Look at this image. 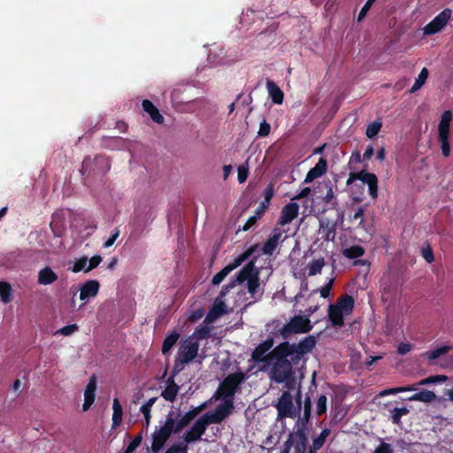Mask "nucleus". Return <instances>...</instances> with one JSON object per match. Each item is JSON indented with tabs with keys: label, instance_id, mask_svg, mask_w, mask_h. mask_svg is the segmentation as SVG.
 Instances as JSON below:
<instances>
[{
	"label": "nucleus",
	"instance_id": "obj_1",
	"mask_svg": "<svg viewBox=\"0 0 453 453\" xmlns=\"http://www.w3.org/2000/svg\"><path fill=\"white\" fill-rule=\"evenodd\" d=\"M316 343V337L308 335L298 343L285 341L274 347L269 353L273 361L270 379L276 383H285L288 390L292 389L296 381V370L306 365V356L313 350Z\"/></svg>",
	"mask_w": 453,
	"mask_h": 453
},
{
	"label": "nucleus",
	"instance_id": "obj_2",
	"mask_svg": "<svg viewBox=\"0 0 453 453\" xmlns=\"http://www.w3.org/2000/svg\"><path fill=\"white\" fill-rule=\"evenodd\" d=\"M257 256L253 257L237 273L235 282L239 284L247 280L248 292L255 296L260 288V270L256 266Z\"/></svg>",
	"mask_w": 453,
	"mask_h": 453
},
{
	"label": "nucleus",
	"instance_id": "obj_3",
	"mask_svg": "<svg viewBox=\"0 0 453 453\" xmlns=\"http://www.w3.org/2000/svg\"><path fill=\"white\" fill-rule=\"evenodd\" d=\"M246 375L239 371L228 374L219 384L216 393L217 399H231L234 401L235 393L240 389L241 385L245 381Z\"/></svg>",
	"mask_w": 453,
	"mask_h": 453
},
{
	"label": "nucleus",
	"instance_id": "obj_4",
	"mask_svg": "<svg viewBox=\"0 0 453 453\" xmlns=\"http://www.w3.org/2000/svg\"><path fill=\"white\" fill-rule=\"evenodd\" d=\"M302 394L301 391L298 390L296 401L297 403V408L294 406L293 397L288 391H284L280 397L279 398L278 403L275 407L278 411V416L280 418H296L301 411V404H302Z\"/></svg>",
	"mask_w": 453,
	"mask_h": 453
},
{
	"label": "nucleus",
	"instance_id": "obj_5",
	"mask_svg": "<svg viewBox=\"0 0 453 453\" xmlns=\"http://www.w3.org/2000/svg\"><path fill=\"white\" fill-rule=\"evenodd\" d=\"M311 399L309 395H306L303 401V417H298L295 426L296 429L288 434L290 437H295L298 443L308 444L307 430L311 416Z\"/></svg>",
	"mask_w": 453,
	"mask_h": 453
},
{
	"label": "nucleus",
	"instance_id": "obj_6",
	"mask_svg": "<svg viewBox=\"0 0 453 453\" xmlns=\"http://www.w3.org/2000/svg\"><path fill=\"white\" fill-rule=\"evenodd\" d=\"M312 329V325L308 318L296 315L290 321L280 329V334L283 339H288L294 334H306Z\"/></svg>",
	"mask_w": 453,
	"mask_h": 453
},
{
	"label": "nucleus",
	"instance_id": "obj_7",
	"mask_svg": "<svg viewBox=\"0 0 453 453\" xmlns=\"http://www.w3.org/2000/svg\"><path fill=\"white\" fill-rule=\"evenodd\" d=\"M111 169L110 160L107 157L97 155L93 159L86 157L81 165V173L85 174L90 171L96 173H106Z\"/></svg>",
	"mask_w": 453,
	"mask_h": 453
},
{
	"label": "nucleus",
	"instance_id": "obj_8",
	"mask_svg": "<svg viewBox=\"0 0 453 453\" xmlns=\"http://www.w3.org/2000/svg\"><path fill=\"white\" fill-rule=\"evenodd\" d=\"M198 350L199 342L188 337L180 342L176 357L181 359V363H190L197 357Z\"/></svg>",
	"mask_w": 453,
	"mask_h": 453
},
{
	"label": "nucleus",
	"instance_id": "obj_9",
	"mask_svg": "<svg viewBox=\"0 0 453 453\" xmlns=\"http://www.w3.org/2000/svg\"><path fill=\"white\" fill-rule=\"evenodd\" d=\"M233 408L234 401L224 399V403L219 404L214 412L208 411L203 414V418L210 424H219L232 412Z\"/></svg>",
	"mask_w": 453,
	"mask_h": 453
},
{
	"label": "nucleus",
	"instance_id": "obj_10",
	"mask_svg": "<svg viewBox=\"0 0 453 453\" xmlns=\"http://www.w3.org/2000/svg\"><path fill=\"white\" fill-rule=\"evenodd\" d=\"M451 13L452 12L450 9H444L424 27V34L431 35L440 32L447 25L451 17Z\"/></svg>",
	"mask_w": 453,
	"mask_h": 453
},
{
	"label": "nucleus",
	"instance_id": "obj_11",
	"mask_svg": "<svg viewBox=\"0 0 453 453\" xmlns=\"http://www.w3.org/2000/svg\"><path fill=\"white\" fill-rule=\"evenodd\" d=\"M209 425L210 423L202 415L184 434L185 442L188 444L200 440Z\"/></svg>",
	"mask_w": 453,
	"mask_h": 453
},
{
	"label": "nucleus",
	"instance_id": "obj_12",
	"mask_svg": "<svg viewBox=\"0 0 453 453\" xmlns=\"http://www.w3.org/2000/svg\"><path fill=\"white\" fill-rule=\"evenodd\" d=\"M273 338H267L265 341L260 342L252 351L251 359L257 364L272 361L269 354L266 355V353L273 348Z\"/></svg>",
	"mask_w": 453,
	"mask_h": 453
},
{
	"label": "nucleus",
	"instance_id": "obj_13",
	"mask_svg": "<svg viewBox=\"0 0 453 453\" xmlns=\"http://www.w3.org/2000/svg\"><path fill=\"white\" fill-rule=\"evenodd\" d=\"M357 180H361L368 185L369 195L372 198L376 199L378 197V178L374 173H367L365 170H362L356 173Z\"/></svg>",
	"mask_w": 453,
	"mask_h": 453
},
{
	"label": "nucleus",
	"instance_id": "obj_14",
	"mask_svg": "<svg viewBox=\"0 0 453 453\" xmlns=\"http://www.w3.org/2000/svg\"><path fill=\"white\" fill-rule=\"evenodd\" d=\"M298 213L299 205L296 203H289L281 209L277 224L280 226L289 224L298 216Z\"/></svg>",
	"mask_w": 453,
	"mask_h": 453
},
{
	"label": "nucleus",
	"instance_id": "obj_15",
	"mask_svg": "<svg viewBox=\"0 0 453 453\" xmlns=\"http://www.w3.org/2000/svg\"><path fill=\"white\" fill-rule=\"evenodd\" d=\"M282 233L279 228H274L262 247L264 255L272 256L276 250L280 242H282Z\"/></svg>",
	"mask_w": 453,
	"mask_h": 453
},
{
	"label": "nucleus",
	"instance_id": "obj_16",
	"mask_svg": "<svg viewBox=\"0 0 453 453\" xmlns=\"http://www.w3.org/2000/svg\"><path fill=\"white\" fill-rule=\"evenodd\" d=\"M226 312V306L225 303L222 300H219V298H216L203 320V324H211L214 322Z\"/></svg>",
	"mask_w": 453,
	"mask_h": 453
},
{
	"label": "nucleus",
	"instance_id": "obj_17",
	"mask_svg": "<svg viewBox=\"0 0 453 453\" xmlns=\"http://www.w3.org/2000/svg\"><path fill=\"white\" fill-rule=\"evenodd\" d=\"M96 375H92L89 378L88 383L86 386L84 392V403L82 404V410L84 411L89 410L91 405L95 402L96 398Z\"/></svg>",
	"mask_w": 453,
	"mask_h": 453
},
{
	"label": "nucleus",
	"instance_id": "obj_18",
	"mask_svg": "<svg viewBox=\"0 0 453 453\" xmlns=\"http://www.w3.org/2000/svg\"><path fill=\"white\" fill-rule=\"evenodd\" d=\"M100 284L96 280H90L83 283L80 288V299L84 301L95 297L99 291Z\"/></svg>",
	"mask_w": 453,
	"mask_h": 453
},
{
	"label": "nucleus",
	"instance_id": "obj_19",
	"mask_svg": "<svg viewBox=\"0 0 453 453\" xmlns=\"http://www.w3.org/2000/svg\"><path fill=\"white\" fill-rule=\"evenodd\" d=\"M170 436L159 428L156 427L151 435L150 451L152 453H158L165 446V442L169 440Z\"/></svg>",
	"mask_w": 453,
	"mask_h": 453
},
{
	"label": "nucleus",
	"instance_id": "obj_20",
	"mask_svg": "<svg viewBox=\"0 0 453 453\" xmlns=\"http://www.w3.org/2000/svg\"><path fill=\"white\" fill-rule=\"evenodd\" d=\"M327 169L326 160L323 157H320L318 163L312 167L306 174L304 182L310 183L313 181L315 179L321 177L326 173Z\"/></svg>",
	"mask_w": 453,
	"mask_h": 453
},
{
	"label": "nucleus",
	"instance_id": "obj_21",
	"mask_svg": "<svg viewBox=\"0 0 453 453\" xmlns=\"http://www.w3.org/2000/svg\"><path fill=\"white\" fill-rule=\"evenodd\" d=\"M336 221H331L329 219H320L319 220V228L323 232L322 238L325 241L334 242L336 235Z\"/></svg>",
	"mask_w": 453,
	"mask_h": 453
},
{
	"label": "nucleus",
	"instance_id": "obj_22",
	"mask_svg": "<svg viewBox=\"0 0 453 453\" xmlns=\"http://www.w3.org/2000/svg\"><path fill=\"white\" fill-rule=\"evenodd\" d=\"M205 408L206 403H203L186 412L181 418L178 420L177 429H183L186 427Z\"/></svg>",
	"mask_w": 453,
	"mask_h": 453
},
{
	"label": "nucleus",
	"instance_id": "obj_23",
	"mask_svg": "<svg viewBox=\"0 0 453 453\" xmlns=\"http://www.w3.org/2000/svg\"><path fill=\"white\" fill-rule=\"evenodd\" d=\"M142 109L147 112L151 119L157 123L162 124L165 120L163 115L159 112L158 109L153 104V103L148 99H144L142 103Z\"/></svg>",
	"mask_w": 453,
	"mask_h": 453
},
{
	"label": "nucleus",
	"instance_id": "obj_24",
	"mask_svg": "<svg viewBox=\"0 0 453 453\" xmlns=\"http://www.w3.org/2000/svg\"><path fill=\"white\" fill-rule=\"evenodd\" d=\"M266 88L272 101L276 104H281L284 99V93L280 87L273 81H266Z\"/></svg>",
	"mask_w": 453,
	"mask_h": 453
},
{
	"label": "nucleus",
	"instance_id": "obj_25",
	"mask_svg": "<svg viewBox=\"0 0 453 453\" xmlns=\"http://www.w3.org/2000/svg\"><path fill=\"white\" fill-rule=\"evenodd\" d=\"M345 313L334 304L328 307V319L334 326H342L344 325L343 315Z\"/></svg>",
	"mask_w": 453,
	"mask_h": 453
},
{
	"label": "nucleus",
	"instance_id": "obj_26",
	"mask_svg": "<svg viewBox=\"0 0 453 453\" xmlns=\"http://www.w3.org/2000/svg\"><path fill=\"white\" fill-rule=\"evenodd\" d=\"M58 280L57 273L49 266H46L38 273V283L50 285Z\"/></svg>",
	"mask_w": 453,
	"mask_h": 453
},
{
	"label": "nucleus",
	"instance_id": "obj_27",
	"mask_svg": "<svg viewBox=\"0 0 453 453\" xmlns=\"http://www.w3.org/2000/svg\"><path fill=\"white\" fill-rule=\"evenodd\" d=\"M451 119L452 113L450 111L448 110L442 113L438 126V136H449Z\"/></svg>",
	"mask_w": 453,
	"mask_h": 453
},
{
	"label": "nucleus",
	"instance_id": "obj_28",
	"mask_svg": "<svg viewBox=\"0 0 453 453\" xmlns=\"http://www.w3.org/2000/svg\"><path fill=\"white\" fill-rule=\"evenodd\" d=\"M354 298L351 296L344 295L340 296L334 305L338 306L341 311H342L345 315H349L352 312L354 309Z\"/></svg>",
	"mask_w": 453,
	"mask_h": 453
},
{
	"label": "nucleus",
	"instance_id": "obj_29",
	"mask_svg": "<svg viewBox=\"0 0 453 453\" xmlns=\"http://www.w3.org/2000/svg\"><path fill=\"white\" fill-rule=\"evenodd\" d=\"M178 427V421L175 422L174 418H173V412H170L168 416L166 417V419L165 421L164 426H161L158 427L161 431L165 432L168 436L171 437L173 434H177L180 432L182 429H177Z\"/></svg>",
	"mask_w": 453,
	"mask_h": 453
},
{
	"label": "nucleus",
	"instance_id": "obj_30",
	"mask_svg": "<svg viewBox=\"0 0 453 453\" xmlns=\"http://www.w3.org/2000/svg\"><path fill=\"white\" fill-rule=\"evenodd\" d=\"M409 401H418L422 403H432L436 400V395L430 390L423 389L408 398Z\"/></svg>",
	"mask_w": 453,
	"mask_h": 453
},
{
	"label": "nucleus",
	"instance_id": "obj_31",
	"mask_svg": "<svg viewBox=\"0 0 453 453\" xmlns=\"http://www.w3.org/2000/svg\"><path fill=\"white\" fill-rule=\"evenodd\" d=\"M180 338V334L177 331H173L169 334L163 342L161 351L163 355H167L172 348L176 344Z\"/></svg>",
	"mask_w": 453,
	"mask_h": 453
},
{
	"label": "nucleus",
	"instance_id": "obj_32",
	"mask_svg": "<svg viewBox=\"0 0 453 453\" xmlns=\"http://www.w3.org/2000/svg\"><path fill=\"white\" fill-rule=\"evenodd\" d=\"M112 409V427H117L121 424L123 416L122 406L118 398L113 399Z\"/></svg>",
	"mask_w": 453,
	"mask_h": 453
},
{
	"label": "nucleus",
	"instance_id": "obj_33",
	"mask_svg": "<svg viewBox=\"0 0 453 453\" xmlns=\"http://www.w3.org/2000/svg\"><path fill=\"white\" fill-rule=\"evenodd\" d=\"M365 254V249L360 245H353L342 250V255L349 259L361 257Z\"/></svg>",
	"mask_w": 453,
	"mask_h": 453
},
{
	"label": "nucleus",
	"instance_id": "obj_34",
	"mask_svg": "<svg viewBox=\"0 0 453 453\" xmlns=\"http://www.w3.org/2000/svg\"><path fill=\"white\" fill-rule=\"evenodd\" d=\"M257 248L258 244L251 245L243 253H242L236 258H234V260L231 263L233 266L234 268L240 266L244 261L248 260L254 254Z\"/></svg>",
	"mask_w": 453,
	"mask_h": 453
},
{
	"label": "nucleus",
	"instance_id": "obj_35",
	"mask_svg": "<svg viewBox=\"0 0 453 453\" xmlns=\"http://www.w3.org/2000/svg\"><path fill=\"white\" fill-rule=\"evenodd\" d=\"M257 248L258 244L251 245L243 253H242L236 258H234V260L231 263L233 266L234 268L240 266L244 261L248 260L254 254Z\"/></svg>",
	"mask_w": 453,
	"mask_h": 453
},
{
	"label": "nucleus",
	"instance_id": "obj_36",
	"mask_svg": "<svg viewBox=\"0 0 453 453\" xmlns=\"http://www.w3.org/2000/svg\"><path fill=\"white\" fill-rule=\"evenodd\" d=\"M388 411L391 414V421L395 425H400L402 422V417L409 414L410 412V410L407 407H395L394 409H390Z\"/></svg>",
	"mask_w": 453,
	"mask_h": 453
},
{
	"label": "nucleus",
	"instance_id": "obj_37",
	"mask_svg": "<svg viewBox=\"0 0 453 453\" xmlns=\"http://www.w3.org/2000/svg\"><path fill=\"white\" fill-rule=\"evenodd\" d=\"M209 324H203L202 326L196 327L190 336L196 342L203 339H207L210 336L211 327L208 326Z\"/></svg>",
	"mask_w": 453,
	"mask_h": 453
},
{
	"label": "nucleus",
	"instance_id": "obj_38",
	"mask_svg": "<svg viewBox=\"0 0 453 453\" xmlns=\"http://www.w3.org/2000/svg\"><path fill=\"white\" fill-rule=\"evenodd\" d=\"M325 266L324 257H320L316 260H312L308 265V275L314 276L319 274Z\"/></svg>",
	"mask_w": 453,
	"mask_h": 453
},
{
	"label": "nucleus",
	"instance_id": "obj_39",
	"mask_svg": "<svg viewBox=\"0 0 453 453\" xmlns=\"http://www.w3.org/2000/svg\"><path fill=\"white\" fill-rule=\"evenodd\" d=\"M235 268L231 263L226 265L222 270H220L213 276L211 280L212 285H219L224 280V279Z\"/></svg>",
	"mask_w": 453,
	"mask_h": 453
},
{
	"label": "nucleus",
	"instance_id": "obj_40",
	"mask_svg": "<svg viewBox=\"0 0 453 453\" xmlns=\"http://www.w3.org/2000/svg\"><path fill=\"white\" fill-rule=\"evenodd\" d=\"M179 389V386H166V388L161 392V396L165 400L173 403L176 399Z\"/></svg>",
	"mask_w": 453,
	"mask_h": 453
},
{
	"label": "nucleus",
	"instance_id": "obj_41",
	"mask_svg": "<svg viewBox=\"0 0 453 453\" xmlns=\"http://www.w3.org/2000/svg\"><path fill=\"white\" fill-rule=\"evenodd\" d=\"M428 70L427 68L424 67L420 71L418 76L416 78L415 82L413 86L411 88V92H415L418 89H419L426 82L427 77H428Z\"/></svg>",
	"mask_w": 453,
	"mask_h": 453
},
{
	"label": "nucleus",
	"instance_id": "obj_42",
	"mask_svg": "<svg viewBox=\"0 0 453 453\" xmlns=\"http://www.w3.org/2000/svg\"><path fill=\"white\" fill-rule=\"evenodd\" d=\"M413 390H416V388L413 385H409V386H405V387L391 388H387V389L382 390L379 394V395L386 396V395H395L397 393L413 391Z\"/></svg>",
	"mask_w": 453,
	"mask_h": 453
},
{
	"label": "nucleus",
	"instance_id": "obj_43",
	"mask_svg": "<svg viewBox=\"0 0 453 453\" xmlns=\"http://www.w3.org/2000/svg\"><path fill=\"white\" fill-rule=\"evenodd\" d=\"M12 287L8 282L0 281V296L4 303L11 302Z\"/></svg>",
	"mask_w": 453,
	"mask_h": 453
},
{
	"label": "nucleus",
	"instance_id": "obj_44",
	"mask_svg": "<svg viewBox=\"0 0 453 453\" xmlns=\"http://www.w3.org/2000/svg\"><path fill=\"white\" fill-rule=\"evenodd\" d=\"M450 349L451 346L443 345L428 351L426 353V356L428 359L434 360L440 357L441 356L447 354Z\"/></svg>",
	"mask_w": 453,
	"mask_h": 453
},
{
	"label": "nucleus",
	"instance_id": "obj_45",
	"mask_svg": "<svg viewBox=\"0 0 453 453\" xmlns=\"http://www.w3.org/2000/svg\"><path fill=\"white\" fill-rule=\"evenodd\" d=\"M330 429L325 428L321 431L319 435L313 439L312 446L315 449H320L326 442L327 436L330 434Z\"/></svg>",
	"mask_w": 453,
	"mask_h": 453
},
{
	"label": "nucleus",
	"instance_id": "obj_46",
	"mask_svg": "<svg viewBox=\"0 0 453 453\" xmlns=\"http://www.w3.org/2000/svg\"><path fill=\"white\" fill-rule=\"evenodd\" d=\"M381 127H382V123L379 120H375V121L370 123L366 128V132H365L366 136L368 138L375 137L380 131Z\"/></svg>",
	"mask_w": 453,
	"mask_h": 453
},
{
	"label": "nucleus",
	"instance_id": "obj_47",
	"mask_svg": "<svg viewBox=\"0 0 453 453\" xmlns=\"http://www.w3.org/2000/svg\"><path fill=\"white\" fill-rule=\"evenodd\" d=\"M326 403L327 398L326 395H321L319 396L317 403H316V414L318 416H322L326 412Z\"/></svg>",
	"mask_w": 453,
	"mask_h": 453
},
{
	"label": "nucleus",
	"instance_id": "obj_48",
	"mask_svg": "<svg viewBox=\"0 0 453 453\" xmlns=\"http://www.w3.org/2000/svg\"><path fill=\"white\" fill-rule=\"evenodd\" d=\"M165 453H188V443L185 441L174 443Z\"/></svg>",
	"mask_w": 453,
	"mask_h": 453
},
{
	"label": "nucleus",
	"instance_id": "obj_49",
	"mask_svg": "<svg viewBox=\"0 0 453 453\" xmlns=\"http://www.w3.org/2000/svg\"><path fill=\"white\" fill-rule=\"evenodd\" d=\"M447 380H448V377L446 375H433V376H429L426 379L421 380L418 382V385L425 386V385H429L432 383L444 382Z\"/></svg>",
	"mask_w": 453,
	"mask_h": 453
},
{
	"label": "nucleus",
	"instance_id": "obj_50",
	"mask_svg": "<svg viewBox=\"0 0 453 453\" xmlns=\"http://www.w3.org/2000/svg\"><path fill=\"white\" fill-rule=\"evenodd\" d=\"M326 194L324 197V202L327 203H331L333 208H336L338 206L337 199L334 196L333 187L330 184H327Z\"/></svg>",
	"mask_w": 453,
	"mask_h": 453
},
{
	"label": "nucleus",
	"instance_id": "obj_51",
	"mask_svg": "<svg viewBox=\"0 0 453 453\" xmlns=\"http://www.w3.org/2000/svg\"><path fill=\"white\" fill-rule=\"evenodd\" d=\"M441 142L442 155L448 157L450 154L449 136H438Z\"/></svg>",
	"mask_w": 453,
	"mask_h": 453
},
{
	"label": "nucleus",
	"instance_id": "obj_52",
	"mask_svg": "<svg viewBox=\"0 0 453 453\" xmlns=\"http://www.w3.org/2000/svg\"><path fill=\"white\" fill-rule=\"evenodd\" d=\"M142 434H139L134 436L132 441L128 444L124 453H133L142 443Z\"/></svg>",
	"mask_w": 453,
	"mask_h": 453
},
{
	"label": "nucleus",
	"instance_id": "obj_53",
	"mask_svg": "<svg viewBox=\"0 0 453 453\" xmlns=\"http://www.w3.org/2000/svg\"><path fill=\"white\" fill-rule=\"evenodd\" d=\"M79 330V326L77 324H71L63 326L62 328L58 329L56 334H59L64 336H69L73 334V333L77 332Z\"/></svg>",
	"mask_w": 453,
	"mask_h": 453
},
{
	"label": "nucleus",
	"instance_id": "obj_54",
	"mask_svg": "<svg viewBox=\"0 0 453 453\" xmlns=\"http://www.w3.org/2000/svg\"><path fill=\"white\" fill-rule=\"evenodd\" d=\"M236 284H239L238 282H235V278L231 279L230 281L224 285L219 292V295L217 298H219V300H222L223 297H225L230 291L233 289Z\"/></svg>",
	"mask_w": 453,
	"mask_h": 453
},
{
	"label": "nucleus",
	"instance_id": "obj_55",
	"mask_svg": "<svg viewBox=\"0 0 453 453\" xmlns=\"http://www.w3.org/2000/svg\"><path fill=\"white\" fill-rule=\"evenodd\" d=\"M88 265V258L86 257H81L77 259L73 265V273H79L81 271H84L87 268Z\"/></svg>",
	"mask_w": 453,
	"mask_h": 453
},
{
	"label": "nucleus",
	"instance_id": "obj_56",
	"mask_svg": "<svg viewBox=\"0 0 453 453\" xmlns=\"http://www.w3.org/2000/svg\"><path fill=\"white\" fill-rule=\"evenodd\" d=\"M274 195V185L273 183H270L267 185V187L265 188L263 196H264V201L262 203H265L266 204L270 205L271 200Z\"/></svg>",
	"mask_w": 453,
	"mask_h": 453
},
{
	"label": "nucleus",
	"instance_id": "obj_57",
	"mask_svg": "<svg viewBox=\"0 0 453 453\" xmlns=\"http://www.w3.org/2000/svg\"><path fill=\"white\" fill-rule=\"evenodd\" d=\"M238 172V181L239 183H243L247 180L249 175V168L248 165H241L237 168Z\"/></svg>",
	"mask_w": 453,
	"mask_h": 453
},
{
	"label": "nucleus",
	"instance_id": "obj_58",
	"mask_svg": "<svg viewBox=\"0 0 453 453\" xmlns=\"http://www.w3.org/2000/svg\"><path fill=\"white\" fill-rule=\"evenodd\" d=\"M102 262V257L100 255L93 256L89 260H88V266L85 269V273H88L93 269L96 268L100 263Z\"/></svg>",
	"mask_w": 453,
	"mask_h": 453
},
{
	"label": "nucleus",
	"instance_id": "obj_59",
	"mask_svg": "<svg viewBox=\"0 0 453 453\" xmlns=\"http://www.w3.org/2000/svg\"><path fill=\"white\" fill-rule=\"evenodd\" d=\"M334 278H330L327 283L319 289L321 297L327 298L330 295V291L334 286Z\"/></svg>",
	"mask_w": 453,
	"mask_h": 453
},
{
	"label": "nucleus",
	"instance_id": "obj_60",
	"mask_svg": "<svg viewBox=\"0 0 453 453\" xmlns=\"http://www.w3.org/2000/svg\"><path fill=\"white\" fill-rule=\"evenodd\" d=\"M204 315V310L203 308L196 309L190 312L188 320L191 323H196L200 320Z\"/></svg>",
	"mask_w": 453,
	"mask_h": 453
},
{
	"label": "nucleus",
	"instance_id": "obj_61",
	"mask_svg": "<svg viewBox=\"0 0 453 453\" xmlns=\"http://www.w3.org/2000/svg\"><path fill=\"white\" fill-rule=\"evenodd\" d=\"M270 131H271L270 124L265 119H264L259 125L257 135L260 137H265L270 134Z\"/></svg>",
	"mask_w": 453,
	"mask_h": 453
},
{
	"label": "nucleus",
	"instance_id": "obj_62",
	"mask_svg": "<svg viewBox=\"0 0 453 453\" xmlns=\"http://www.w3.org/2000/svg\"><path fill=\"white\" fill-rule=\"evenodd\" d=\"M296 443V439L295 437H290L288 434L287 441L283 444V449L280 453H290L291 448H295Z\"/></svg>",
	"mask_w": 453,
	"mask_h": 453
},
{
	"label": "nucleus",
	"instance_id": "obj_63",
	"mask_svg": "<svg viewBox=\"0 0 453 453\" xmlns=\"http://www.w3.org/2000/svg\"><path fill=\"white\" fill-rule=\"evenodd\" d=\"M373 453H394L393 448L389 443L381 442L373 451Z\"/></svg>",
	"mask_w": 453,
	"mask_h": 453
},
{
	"label": "nucleus",
	"instance_id": "obj_64",
	"mask_svg": "<svg viewBox=\"0 0 453 453\" xmlns=\"http://www.w3.org/2000/svg\"><path fill=\"white\" fill-rule=\"evenodd\" d=\"M395 445L399 449L404 451L410 449L411 445H412V442L411 441V440L407 441L403 438H400L395 441Z\"/></svg>",
	"mask_w": 453,
	"mask_h": 453
}]
</instances>
